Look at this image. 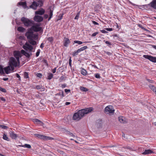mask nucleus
I'll return each instance as SVG.
<instances>
[{"label":"nucleus","mask_w":156,"mask_h":156,"mask_svg":"<svg viewBox=\"0 0 156 156\" xmlns=\"http://www.w3.org/2000/svg\"><path fill=\"white\" fill-rule=\"evenodd\" d=\"M80 89L81 90L86 92L88 91V89L87 88H86V87H81L80 88Z\"/></svg>","instance_id":"2f4dec72"},{"label":"nucleus","mask_w":156,"mask_h":156,"mask_svg":"<svg viewBox=\"0 0 156 156\" xmlns=\"http://www.w3.org/2000/svg\"><path fill=\"white\" fill-rule=\"evenodd\" d=\"M3 139L4 140H6L7 141H9V138L7 136V135L5 133L3 135Z\"/></svg>","instance_id":"c9c22d12"},{"label":"nucleus","mask_w":156,"mask_h":156,"mask_svg":"<svg viewBox=\"0 0 156 156\" xmlns=\"http://www.w3.org/2000/svg\"><path fill=\"white\" fill-rule=\"evenodd\" d=\"M42 62H43L47 66L48 65V63H47V60L46 59H43L42 60Z\"/></svg>","instance_id":"8fccbe9b"},{"label":"nucleus","mask_w":156,"mask_h":156,"mask_svg":"<svg viewBox=\"0 0 156 156\" xmlns=\"http://www.w3.org/2000/svg\"><path fill=\"white\" fill-rule=\"evenodd\" d=\"M101 32L102 33L105 34L107 33L108 32L105 30H100Z\"/></svg>","instance_id":"6e6d98bb"},{"label":"nucleus","mask_w":156,"mask_h":156,"mask_svg":"<svg viewBox=\"0 0 156 156\" xmlns=\"http://www.w3.org/2000/svg\"><path fill=\"white\" fill-rule=\"evenodd\" d=\"M104 41L105 42V44H108L109 45H112L111 43H110V42H109L108 41H105L104 40Z\"/></svg>","instance_id":"de8ad7c7"},{"label":"nucleus","mask_w":156,"mask_h":156,"mask_svg":"<svg viewBox=\"0 0 156 156\" xmlns=\"http://www.w3.org/2000/svg\"><path fill=\"white\" fill-rule=\"evenodd\" d=\"M149 87L154 92L156 90V87L152 85H149Z\"/></svg>","instance_id":"c756f323"},{"label":"nucleus","mask_w":156,"mask_h":156,"mask_svg":"<svg viewBox=\"0 0 156 156\" xmlns=\"http://www.w3.org/2000/svg\"><path fill=\"white\" fill-rule=\"evenodd\" d=\"M54 139L51 137L50 136H45L44 135L43 140H53Z\"/></svg>","instance_id":"393cba45"},{"label":"nucleus","mask_w":156,"mask_h":156,"mask_svg":"<svg viewBox=\"0 0 156 156\" xmlns=\"http://www.w3.org/2000/svg\"><path fill=\"white\" fill-rule=\"evenodd\" d=\"M23 48L26 50H29L30 51H31L33 49V47L27 43H25V44L23 46Z\"/></svg>","instance_id":"423d86ee"},{"label":"nucleus","mask_w":156,"mask_h":156,"mask_svg":"<svg viewBox=\"0 0 156 156\" xmlns=\"http://www.w3.org/2000/svg\"><path fill=\"white\" fill-rule=\"evenodd\" d=\"M78 52L77 50L76 51H75L72 54V55L73 56H75L77 55L78 53Z\"/></svg>","instance_id":"58836bf2"},{"label":"nucleus","mask_w":156,"mask_h":156,"mask_svg":"<svg viewBox=\"0 0 156 156\" xmlns=\"http://www.w3.org/2000/svg\"><path fill=\"white\" fill-rule=\"evenodd\" d=\"M21 53L23 54L27 57L30 58V55H32V53L30 52V53L26 52L25 51L23 50H22L21 51Z\"/></svg>","instance_id":"4468645a"},{"label":"nucleus","mask_w":156,"mask_h":156,"mask_svg":"<svg viewBox=\"0 0 156 156\" xmlns=\"http://www.w3.org/2000/svg\"><path fill=\"white\" fill-rule=\"evenodd\" d=\"M43 17L39 15H35L34 17V20L36 22L40 23L42 22L43 20Z\"/></svg>","instance_id":"1a4fd4ad"},{"label":"nucleus","mask_w":156,"mask_h":156,"mask_svg":"<svg viewBox=\"0 0 156 156\" xmlns=\"http://www.w3.org/2000/svg\"><path fill=\"white\" fill-rule=\"evenodd\" d=\"M63 42L64 45L66 47H68V44L70 42L69 39L66 37L64 38Z\"/></svg>","instance_id":"2eb2a0df"},{"label":"nucleus","mask_w":156,"mask_h":156,"mask_svg":"<svg viewBox=\"0 0 156 156\" xmlns=\"http://www.w3.org/2000/svg\"><path fill=\"white\" fill-rule=\"evenodd\" d=\"M4 70L5 73L8 74L9 73V71L11 70L10 67L9 66L6 67L4 68Z\"/></svg>","instance_id":"aec40b11"},{"label":"nucleus","mask_w":156,"mask_h":156,"mask_svg":"<svg viewBox=\"0 0 156 156\" xmlns=\"http://www.w3.org/2000/svg\"><path fill=\"white\" fill-rule=\"evenodd\" d=\"M118 119L120 122L121 123L125 124L127 123V122L126 119L123 116L119 117L118 118Z\"/></svg>","instance_id":"ddd939ff"},{"label":"nucleus","mask_w":156,"mask_h":156,"mask_svg":"<svg viewBox=\"0 0 156 156\" xmlns=\"http://www.w3.org/2000/svg\"><path fill=\"white\" fill-rule=\"evenodd\" d=\"M80 11L79 12H78L77 13L76 16L74 18V19L75 20H78V19L80 15Z\"/></svg>","instance_id":"4c0bfd02"},{"label":"nucleus","mask_w":156,"mask_h":156,"mask_svg":"<svg viewBox=\"0 0 156 156\" xmlns=\"http://www.w3.org/2000/svg\"><path fill=\"white\" fill-rule=\"evenodd\" d=\"M124 148L125 149H128L129 150H133L132 148L131 147H129V146H126L124 147Z\"/></svg>","instance_id":"49530a36"},{"label":"nucleus","mask_w":156,"mask_h":156,"mask_svg":"<svg viewBox=\"0 0 156 156\" xmlns=\"http://www.w3.org/2000/svg\"><path fill=\"white\" fill-rule=\"evenodd\" d=\"M39 6V4L38 3H37L35 1H34L32 4L30 6V8L35 10L36 9L37 7Z\"/></svg>","instance_id":"9b49d317"},{"label":"nucleus","mask_w":156,"mask_h":156,"mask_svg":"<svg viewBox=\"0 0 156 156\" xmlns=\"http://www.w3.org/2000/svg\"><path fill=\"white\" fill-rule=\"evenodd\" d=\"M44 47V44L43 43H42L41 44L40 47L41 48H43Z\"/></svg>","instance_id":"69168bd1"},{"label":"nucleus","mask_w":156,"mask_h":156,"mask_svg":"<svg viewBox=\"0 0 156 156\" xmlns=\"http://www.w3.org/2000/svg\"><path fill=\"white\" fill-rule=\"evenodd\" d=\"M14 56L16 58V59L13 57L10 58L9 61V65L10 66H14L16 67L18 66V63H20V58L22 57L21 53L19 51H15L14 52Z\"/></svg>","instance_id":"f03ea898"},{"label":"nucleus","mask_w":156,"mask_h":156,"mask_svg":"<svg viewBox=\"0 0 156 156\" xmlns=\"http://www.w3.org/2000/svg\"><path fill=\"white\" fill-rule=\"evenodd\" d=\"M21 21L23 23L24 25L27 27H30L34 24V22L28 19L22 17L21 18Z\"/></svg>","instance_id":"39448f33"},{"label":"nucleus","mask_w":156,"mask_h":156,"mask_svg":"<svg viewBox=\"0 0 156 156\" xmlns=\"http://www.w3.org/2000/svg\"><path fill=\"white\" fill-rule=\"evenodd\" d=\"M29 43L31 44L32 45H35L37 44L36 42L34 41L33 39H29Z\"/></svg>","instance_id":"b1692460"},{"label":"nucleus","mask_w":156,"mask_h":156,"mask_svg":"<svg viewBox=\"0 0 156 156\" xmlns=\"http://www.w3.org/2000/svg\"><path fill=\"white\" fill-rule=\"evenodd\" d=\"M56 67H55L54 69H53L52 70V72L53 73H55L56 72Z\"/></svg>","instance_id":"13d9d810"},{"label":"nucleus","mask_w":156,"mask_h":156,"mask_svg":"<svg viewBox=\"0 0 156 156\" xmlns=\"http://www.w3.org/2000/svg\"><path fill=\"white\" fill-rule=\"evenodd\" d=\"M37 76L39 78H41L42 77V75L41 73H37L36 74Z\"/></svg>","instance_id":"3c124183"},{"label":"nucleus","mask_w":156,"mask_h":156,"mask_svg":"<svg viewBox=\"0 0 156 156\" xmlns=\"http://www.w3.org/2000/svg\"><path fill=\"white\" fill-rule=\"evenodd\" d=\"M68 134L71 136H73V137H75L73 133H71L70 132H68Z\"/></svg>","instance_id":"09e8293b"},{"label":"nucleus","mask_w":156,"mask_h":156,"mask_svg":"<svg viewBox=\"0 0 156 156\" xmlns=\"http://www.w3.org/2000/svg\"><path fill=\"white\" fill-rule=\"evenodd\" d=\"M152 8L156 9V0H153L149 4Z\"/></svg>","instance_id":"dca6fc26"},{"label":"nucleus","mask_w":156,"mask_h":156,"mask_svg":"<svg viewBox=\"0 0 156 156\" xmlns=\"http://www.w3.org/2000/svg\"><path fill=\"white\" fill-rule=\"evenodd\" d=\"M66 77L64 76H62L59 79V81L61 82L65 80Z\"/></svg>","instance_id":"c85d7f7f"},{"label":"nucleus","mask_w":156,"mask_h":156,"mask_svg":"<svg viewBox=\"0 0 156 156\" xmlns=\"http://www.w3.org/2000/svg\"><path fill=\"white\" fill-rule=\"evenodd\" d=\"M36 88L37 90H41V91H44V88L41 85L36 86Z\"/></svg>","instance_id":"6ab92c4d"},{"label":"nucleus","mask_w":156,"mask_h":156,"mask_svg":"<svg viewBox=\"0 0 156 156\" xmlns=\"http://www.w3.org/2000/svg\"><path fill=\"white\" fill-rule=\"evenodd\" d=\"M138 27H139L140 28H141L142 29L144 30L145 31H148V30H147L146 28H144L143 27L141 24H137Z\"/></svg>","instance_id":"72a5a7b5"},{"label":"nucleus","mask_w":156,"mask_h":156,"mask_svg":"<svg viewBox=\"0 0 156 156\" xmlns=\"http://www.w3.org/2000/svg\"><path fill=\"white\" fill-rule=\"evenodd\" d=\"M4 73L3 67L0 65V73Z\"/></svg>","instance_id":"a19ab883"},{"label":"nucleus","mask_w":156,"mask_h":156,"mask_svg":"<svg viewBox=\"0 0 156 156\" xmlns=\"http://www.w3.org/2000/svg\"><path fill=\"white\" fill-rule=\"evenodd\" d=\"M105 109L106 112H107V113H113L114 112V110L113 109L111 105L106 107Z\"/></svg>","instance_id":"0eeeda50"},{"label":"nucleus","mask_w":156,"mask_h":156,"mask_svg":"<svg viewBox=\"0 0 156 156\" xmlns=\"http://www.w3.org/2000/svg\"><path fill=\"white\" fill-rule=\"evenodd\" d=\"M105 53L108 55H112V53L109 51H105Z\"/></svg>","instance_id":"052dcab7"},{"label":"nucleus","mask_w":156,"mask_h":156,"mask_svg":"<svg viewBox=\"0 0 156 156\" xmlns=\"http://www.w3.org/2000/svg\"><path fill=\"white\" fill-rule=\"evenodd\" d=\"M105 30L108 31H112L113 30V29L112 28H106Z\"/></svg>","instance_id":"603ef678"},{"label":"nucleus","mask_w":156,"mask_h":156,"mask_svg":"<svg viewBox=\"0 0 156 156\" xmlns=\"http://www.w3.org/2000/svg\"><path fill=\"white\" fill-rule=\"evenodd\" d=\"M41 24L39 23H34L32 25L31 28L29 29L28 30L30 31L33 30L34 32H37L39 31L42 32V28L41 27H40Z\"/></svg>","instance_id":"20e7f679"},{"label":"nucleus","mask_w":156,"mask_h":156,"mask_svg":"<svg viewBox=\"0 0 156 156\" xmlns=\"http://www.w3.org/2000/svg\"><path fill=\"white\" fill-rule=\"evenodd\" d=\"M48 17V14H44V17L45 19H47Z\"/></svg>","instance_id":"e2e57ef3"},{"label":"nucleus","mask_w":156,"mask_h":156,"mask_svg":"<svg viewBox=\"0 0 156 156\" xmlns=\"http://www.w3.org/2000/svg\"><path fill=\"white\" fill-rule=\"evenodd\" d=\"M24 76L25 78L27 79L29 78L28 74L26 72L24 73Z\"/></svg>","instance_id":"e433bc0d"},{"label":"nucleus","mask_w":156,"mask_h":156,"mask_svg":"<svg viewBox=\"0 0 156 156\" xmlns=\"http://www.w3.org/2000/svg\"><path fill=\"white\" fill-rule=\"evenodd\" d=\"M53 10L51 9H50V14L49 17L48 19V20L49 21L50 19L53 16Z\"/></svg>","instance_id":"7c9ffc66"},{"label":"nucleus","mask_w":156,"mask_h":156,"mask_svg":"<svg viewBox=\"0 0 156 156\" xmlns=\"http://www.w3.org/2000/svg\"><path fill=\"white\" fill-rule=\"evenodd\" d=\"M37 3L39 4V6L40 5V6H41L43 5V3L42 1H38Z\"/></svg>","instance_id":"37998d69"},{"label":"nucleus","mask_w":156,"mask_h":156,"mask_svg":"<svg viewBox=\"0 0 156 156\" xmlns=\"http://www.w3.org/2000/svg\"><path fill=\"white\" fill-rule=\"evenodd\" d=\"M40 52V49H38L37 51V52L36 53V57H38L39 55Z\"/></svg>","instance_id":"c03bdc74"},{"label":"nucleus","mask_w":156,"mask_h":156,"mask_svg":"<svg viewBox=\"0 0 156 156\" xmlns=\"http://www.w3.org/2000/svg\"><path fill=\"white\" fill-rule=\"evenodd\" d=\"M45 13V10L43 8H41L39 10L35 12V14L36 15H42Z\"/></svg>","instance_id":"f8f14e48"},{"label":"nucleus","mask_w":156,"mask_h":156,"mask_svg":"<svg viewBox=\"0 0 156 156\" xmlns=\"http://www.w3.org/2000/svg\"><path fill=\"white\" fill-rule=\"evenodd\" d=\"M62 15H61V16H58V18L57 20H61L62 18Z\"/></svg>","instance_id":"0e129e2a"},{"label":"nucleus","mask_w":156,"mask_h":156,"mask_svg":"<svg viewBox=\"0 0 156 156\" xmlns=\"http://www.w3.org/2000/svg\"><path fill=\"white\" fill-rule=\"evenodd\" d=\"M10 66V68H11L12 70L13 71L14 70V67H15L14 66Z\"/></svg>","instance_id":"774afa93"},{"label":"nucleus","mask_w":156,"mask_h":156,"mask_svg":"<svg viewBox=\"0 0 156 156\" xmlns=\"http://www.w3.org/2000/svg\"><path fill=\"white\" fill-rule=\"evenodd\" d=\"M35 135L38 138L41 139L43 140L44 135H41L39 134H35Z\"/></svg>","instance_id":"cd10ccee"},{"label":"nucleus","mask_w":156,"mask_h":156,"mask_svg":"<svg viewBox=\"0 0 156 156\" xmlns=\"http://www.w3.org/2000/svg\"><path fill=\"white\" fill-rule=\"evenodd\" d=\"M16 76L17 77L19 78V80L20 81L21 80L20 77V76L19 75L18 73H16Z\"/></svg>","instance_id":"5fc2aeb1"},{"label":"nucleus","mask_w":156,"mask_h":156,"mask_svg":"<svg viewBox=\"0 0 156 156\" xmlns=\"http://www.w3.org/2000/svg\"><path fill=\"white\" fill-rule=\"evenodd\" d=\"M53 77V75L50 73H48V80L51 79Z\"/></svg>","instance_id":"f704fd0d"},{"label":"nucleus","mask_w":156,"mask_h":156,"mask_svg":"<svg viewBox=\"0 0 156 156\" xmlns=\"http://www.w3.org/2000/svg\"><path fill=\"white\" fill-rule=\"evenodd\" d=\"M81 73L84 75L86 76L87 75V71L83 68H82L81 70Z\"/></svg>","instance_id":"a878e982"},{"label":"nucleus","mask_w":156,"mask_h":156,"mask_svg":"<svg viewBox=\"0 0 156 156\" xmlns=\"http://www.w3.org/2000/svg\"><path fill=\"white\" fill-rule=\"evenodd\" d=\"M17 30L20 32H23L25 30V29L23 27H18Z\"/></svg>","instance_id":"bb28decb"},{"label":"nucleus","mask_w":156,"mask_h":156,"mask_svg":"<svg viewBox=\"0 0 156 156\" xmlns=\"http://www.w3.org/2000/svg\"><path fill=\"white\" fill-rule=\"evenodd\" d=\"M65 91L66 93L69 92H70V90L69 89H65Z\"/></svg>","instance_id":"680f3d73"},{"label":"nucleus","mask_w":156,"mask_h":156,"mask_svg":"<svg viewBox=\"0 0 156 156\" xmlns=\"http://www.w3.org/2000/svg\"><path fill=\"white\" fill-rule=\"evenodd\" d=\"M0 90L3 92H6V90L5 89L2 88L1 87H0Z\"/></svg>","instance_id":"a18cd8bd"},{"label":"nucleus","mask_w":156,"mask_h":156,"mask_svg":"<svg viewBox=\"0 0 156 156\" xmlns=\"http://www.w3.org/2000/svg\"><path fill=\"white\" fill-rule=\"evenodd\" d=\"M48 40L49 42H52L53 41V38L52 37H49L48 38Z\"/></svg>","instance_id":"79ce46f5"},{"label":"nucleus","mask_w":156,"mask_h":156,"mask_svg":"<svg viewBox=\"0 0 156 156\" xmlns=\"http://www.w3.org/2000/svg\"><path fill=\"white\" fill-rule=\"evenodd\" d=\"M98 34V32H95L93 34H92V37H94V36H96L97 35V34Z\"/></svg>","instance_id":"bf43d9fd"},{"label":"nucleus","mask_w":156,"mask_h":156,"mask_svg":"<svg viewBox=\"0 0 156 156\" xmlns=\"http://www.w3.org/2000/svg\"><path fill=\"white\" fill-rule=\"evenodd\" d=\"M25 35L28 39L37 40L38 38L37 34H34L32 31H30L29 30H28V31L25 33Z\"/></svg>","instance_id":"7ed1b4c3"},{"label":"nucleus","mask_w":156,"mask_h":156,"mask_svg":"<svg viewBox=\"0 0 156 156\" xmlns=\"http://www.w3.org/2000/svg\"><path fill=\"white\" fill-rule=\"evenodd\" d=\"M21 146H22V147H25L28 148H31V145L30 144H25L24 145Z\"/></svg>","instance_id":"473e14b6"},{"label":"nucleus","mask_w":156,"mask_h":156,"mask_svg":"<svg viewBox=\"0 0 156 156\" xmlns=\"http://www.w3.org/2000/svg\"><path fill=\"white\" fill-rule=\"evenodd\" d=\"M93 110L92 108H89L79 110L74 114L73 119L78 121L81 119L85 114L91 112Z\"/></svg>","instance_id":"f257e3e1"},{"label":"nucleus","mask_w":156,"mask_h":156,"mask_svg":"<svg viewBox=\"0 0 156 156\" xmlns=\"http://www.w3.org/2000/svg\"><path fill=\"white\" fill-rule=\"evenodd\" d=\"M95 77L97 78H100V75L98 73H97L95 74Z\"/></svg>","instance_id":"864d4df0"},{"label":"nucleus","mask_w":156,"mask_h":156,"mask_svg":"<svg viewBox=\"0 0 156 156\" xmlns=\"http://www.w3.org/2000/svg\"><path fill=\"white\" fill-rule=\"evenodd\" d=\"M10 136L13 139H16L18 137V136L13 132H11L10 133Z\"/></svg>","instance_id":"f3484780"},{"label":"nucleus","mask_w":156,"mask_h":156,"mask_svg":"<svg viewBox=\"0 0 156 156\" xmlns=\"http://www.w3.org/2000/svg\"><path fill=\"white\" fill-rule=\"evenodd\" d=\"M0 127L4 129H7L8 128V126L3 125H0Z\"/></svg>","instance_id":"ea45409f"},{"label":"nucleus","mask_w":156,"mask_h":156,"mask_svg":"<svg viewBox=\"0 0 156 156\" xmlns=\"http://www.w3.org/2000/svg\"><path fill=\"white\" fill-rule=\"evenodd\" d=\"M90 42V41H85V42H83L81 41H79L75 40V41H74V43H76V44H82L83 43H89Z\"/></svg>","instance_id":"5701e85b"},{"label":"nucleus","mask_w":156,"mask_h":156,"mask_svg":"<svg viewBox=\"0 0 156 156\" xmlns=\"http://www.w3.org/2000/svg\"><path fill=\"white\" fill-rule=\"evenodd\" d=\"M18 4L20 5H22L24 9L27 8L26 3L25 2H19Z\"/></svg>","instance_id":"412c9836"},{"label":"nucleus","mask_w":156,"mask_h":156,"mask_svg":"<svg viewBox=\"0 0 156 156\" xmlns=\"http://www.w3.org/2000/svg\"><path fill=\"white\" fill-rule=\"evenodd\" d=\"M153 152L151 150H145V151L142 153L143 154H147L153 153Z\"/></svg>","instance_id":"a211bd4d"},{"label":"nucleus","mask_w":156,"mask_h":156,"mask_svg":"<svg viewBox=\"0 0 156 156\" xmlns=\"http://www.w3.org/2000/svg\"><path fill=\"white\" fill-rule=\"evenodd\" d=\"M92 22L93 23L94 25H98L99 24L98 23L95 21H92Z\"/></svg>","instance_id":"4d7b16f0"},{"label":"nucleus","mask_w":156,"mask_h":156,"mask_svg":"<svg viewBox=\"0 0 156 156\" xmlns=\"http://www.w3.org/2000/svg\"><path fill=\"white\" fill-rule=\"evenodd\" d=\"M32 121L36 124H39L41 126H43L44 123L41 121L37 119H32Z\"/></svg>","instance_id":"9d476101"},{"label":"nucleus","mask_w":156,"mask_h":156,"mask_svg":"<svg viewBox=\"0 0 156 156\" xmlns=\"http://www.w3.org/2000/svg\"><path fill=\"white\" fill-rule=\"evenodd\" d=\"M87 46H84L83 47H82L78 49L77 51L78 53H80V52L84 50L87 49Z\"/></svg>","instance_id":"4be33fe9"},{"label":"nucleus","mask_w":156,"mask_h":156,"mask_svg":"<svg viewBox=\"0 0 156 156\" xmlns=\"http://www.w3.org/2000/svg\"><path fill=\"white\" fill-rule=\"evenodd\" d=\"M143 57L149 59L151 61L154 62H156V57H154L150 55H143Z\"/></svg>","instance_id":"6e6552de"},{"label":"nucleus","mask_w":156,"mask_h":156,"mask_svg":"<svg viewBox=\"0 0 156 156\" xmlns=\"http://www.w3.org/2000/svg\"><path fill=\"white\" fill-rule=\"evenodd\" d=\"M66 86V84H63L62 85V87L63 88H65Z\"/></svg>","instance_id":"338daca9"}]
</instances>
